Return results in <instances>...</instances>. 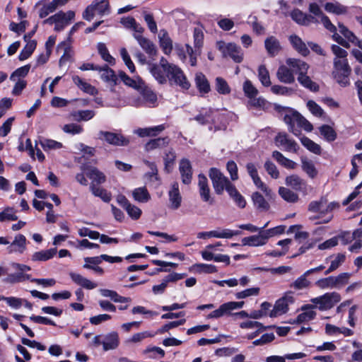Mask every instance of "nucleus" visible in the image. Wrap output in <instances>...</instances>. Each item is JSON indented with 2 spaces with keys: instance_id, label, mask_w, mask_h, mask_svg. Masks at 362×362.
Listing matches in <instances>:
<instances>
[{
  "instance_id": "23",
  "label": "nucleus",
  "mask_w": 362,
  "mask_h": 362,
  "mask_svg": "<svg viewBox=\"0 0 362 362\" xmlns=\"http://www.w3.org/2000/svg\"><path fill=\"white\" fill-rule=\"evenodd\" d=\"M276 77L279 81L287 84H291L295 81V77L291 69L284 65L279 67L276 72Z\"/></svg>"
},
{
  "instance_id": "50",
  "label": "nucleus",
  "mask_w": 362,
  "mask_h": 362,
  "mask_svg": "<svg viewBox=\"0 0 362 362\" xmlns=\"http://www.w3.org/2000/svg\"><path fill=\"white\" fill-rule=\"evenodd\" d=\"M132 194L136 201L142 203H146L151 199V196L146 187L135 189Z\"/></svg>"
},
{
  "instance_id": "2",
  "label": "nucleus",
  "mask_w": 362,
  "mask_h": 362,
  "mask_svg": "<svg viewBox=\"0 0 362 362\" xmlns=\"http://www.w3.org/2000/svg\"><path fill=\"white\" fill-rule=\"evenodd\" d=\"M111 12L109 1L106 0H95L88 6L83 13V18L90 21L93 19L95 13L100 16H107Z\"/></svg>"
},
{
  "instance_id": "51",
  "label": "nucleus",
  "mask_w": 362,
  "mask_h": 362,
  "mask_svg": "<svg viewBox=\"0 0 362 362\" xmlns=\"http://www.w3.org/2000/svg\"><path fill=\"white\" fill-rule=\"evenodd\" d=\"M86 175L93 180V182L98 184L103 183L105 181V176L104 174L95 168H90L88 169Z\"/></svg>"
},
{
  "instance_id": "49",
  "label": "nucleus",
  "mask_w": 362,
  "mask_h": 362,
  "mask_svg": "<svg viewBox=\"0 0 362 362\" xmlns=\"http://www.w3.org/2000/svg\"><path fill=\"white\" fill-rule=\"evenodd\" d=\"M240 234L239 230H232L230 229L211 230V235L217 238H230L234 235Z\"/></svg>"
},
{
  "instance_id": "34",
  "label": "nucleus",
  "mask_w": 362,
  "mask_h": 362,
  "mask_svg": "<svg viewBox=\"0 0 362 362\" xmlns=\"http://www.w3.org/2000/svg\"><path fill=\"white\" fill-rule=\"evenodd\" d=\"M119 78L126 86H129L134 89L139 90L143 87L144 83L141 78H130L124 71L119 72Z\"/></svg>"
},
{
  "instance_id": "42",
  "label": "nucleus",
  "mask_w": 362,
  "mask_h": 362,
  "mask_svg": "<svg viewBox=\"0 0 362 362\" xmlns=\"http://www.w3.org/2000/svg\"><path fill=\"white\" fill-rule=\"evenodd\" d=\"M332 257L334 259L331 261V264L329 268L325 272V275H327L337 270L345 262L346 259L345 255L342 253H338L335 256L329 257V258Z\"/></svg>"
},
{
  "instance_id": "55",
  "label": "nucleus",
  "mask_w": 362,
  "mask_h": 362,
  "mask_svg": "<svg viewBox=\"0 0 362 362\" xmlns=\"http://www.w3.org/2000/svg\"><path fill=\"white\" fill-rule=\"evenodd\" d=\"M97 48L98 53L104 61L108 62L111 65L115 64V59L110 54L108 49L104 43L99 42L97 45Z\"/></svg>"
},
{
  "instance_id": "24",
  "label": "nucleus",
  "mask_w": 362,
  "mask_h": 362,
  "mask_svg": "<svg viewBox=\"0 0 362 362\" xmlns=\"http://www.w3.org/2000/svg\"><path fill=\"white\" fill-rule=\"evenodd\" d=\"M315 308H316V305L310 304L302 306L301 310L304 312L299 314L293 322L300 324L313 320L316 316V313L312 309Z\"/></svg>"
},
{
  "instance_id": "63",
  "label": "nucleus",
  "mask_w": 362,
  "mask_h": 362,
  "mask_svg": "<svg viewBox=\"0 0 362 362\" xmlns=\"http://www.w3.org/2000/svg\"><path fill=\"white\" fill-rule=\"evenodd\" d=\"M260 288L259 287H253L247 288L235 294L236 299H243L250 296H257L259 293Z\"/></svg>"
},
{
  "instance_id": "43",
  "label": "nucleus",
  "mask_w": 362,
  "mask_h": 362,
  "mask_svg": "<svg viewBox=\"0 0 362 362\" xmlns=\"http://www.w3.org/2000/svg\"><path fill=\"white\" fill-rule=\"evenodd\" d=\"M252 199L254 205L261 211H267L269 209V204L264 197L258 192H255L252 195Z\"/></svg>"
},
{
  "instance_id": "59",
  "label": "nucleus",
  "mask_w": 362,
  "mask_h": 362,
  "mask_svg": "<svg viewBox=\"0 0 362 362\" xmlns=\"http://www.w3.org/2000/svg\"><path fill=\"white\" fill-rule=\"evenodd\" d=\"M243 92L248 98H252L258 95V90L255 87L252 83L247 79L243 85Z\"/></svg>"
},
{
  "instance_id": "38",
  "label": "nucleus",
  "mask_w": 362,
  "mask_h": 362,
  "mask_svg": "<svg viewBox=\"0 0 362 362\" xmlns=\"http://www.w3.org/2000/svg\"><path fill=\"white\" fill-rule=\"evenodd\" d=\"M272 157L282 166L287 169H295L297 163L286 158L281 153L274 151L272 153Z\"/></svg>"
},
{
  "instance_id": "61",
  "label": "nucleus",
  "mask_w": 362,
  "mask_h": 362,
  "mask_svg": "<svg viewBox=\"0 0 362 362\" xmlns=\"http://www.w3.org/2000/svg\"><path fill=\"white\" fill-rule=\"evenodd\" d=\"M284 230L285 226H279L267 230L261 229V231L264 235L266 242H267L268 239L270 238L284 233Z\"/></svg>"
},
{
  "instance_id": "36",
  "label": "nucleus",
  "mask_w": 362,
  "mask_h": 362,
  "mask_svg": "<svg viewBox=\"0 0 362 362\" xmlns=\"http://www.w3.org/2000/svg\"><path fill=\"white\" fill-rule=\"evenodd\" d=\"M35 8L38 9L37 13L40 18L47 17L49 13H53L57 8L52 1L47 4L38 2L36 4Z\"/></svg>"
},
{
  "instance_id": "9",
  "label": "nucleus",
  "mask_w": 362,
  "mask_h": 362,
  "mask_svg": "<svg viewBox=\"0 0 362 362\" xmlns=\"http://www.w3.org/2000/svg\"><path fill=\"white\" fill-rule=\"evenodd\" d=\"M209 177L212 181L213 187L217 194H221L230 182L228 179L219 170L215 168L210 169Z\"/></svg>"
},
{
  "instance_id": "35",
  "label": "nucleus",
  "mask_w": 362,
  "mask_h": 362,
  "mask_svg": "<svg viewBox=\"0 0 362 362\" xmlns=\"http://www.w3.org/2000/svg\"><path fill=\"white\" fill-rule=\"evenodd\" d=\"M159 42L160 45L165 54H169L173 49V42L170 38L169 37L168 33L161 30L160 31L159 35Z\"/></svg>"
},
{
  "instance_id": "62",
  "label": "nucleus",
  "mask_w": 362,
  "mask_h": 362,
  "mask_svg": "<svg viewBox=\"0 0 362 362\" xmlns=\"http://www.w3.org/2000/svg\"><path fill=\"white\" fill-rule=\"evenodd\" d=\"M72 115L74 117V119L78 122L81 120L88 121L95 116V112L90 110H80L75 112Z\"/></svg>"
},
{
  "instance_id": "8",
  "label": "nucleus",
  "mask_w": 362,
  "mask_h": 362,
  "mask_svg": "<svg viewBox=\"0 0 362 362\" xmlns=\"http://www.w3.org/2000/svg\"><path fill=\"white\" fill-rule=\"evenodd\" d=\"M98 139L105 141L107 144L117 146H126L129 144V139L121 133H115L107 131H100Z\"/></svg>"
},
{
  "instance_id": "56",
  "label": "nucleus",
  "mask_w": 362,
  "mask_h": 362,
  "mask_svg": "<svg viewBox=\"0 0 362 362\" xmlns=\"http://www.w3.org/2000/svg\"><path fill=\"white\" fill-rule=\"evenodd\" d=\"M258 78L261 83L266 87L270 86L272 83L268 70L264 65H260L258 69Z\"/></svg>"
},
{
  "instance_id": "45",
  "label": "nucleus",
  "mask_w": 362,
  "mask_h": 362,
  "mask_svg": "<svg viewBox=\"0 0 362 362\" xmlns=\"http://www.w3.org/2000/svg\"><path fill=\"white\" fill-rule=\"evenodd\" d=\"M214 111L212 109L203 110L198 115L194 117V119L200 124H206L210 122H214L212 117Z\"/></svg>"
},
{
  "instance_id": "1",
  "label": "nucleus",
  "mask_w": 362,
  "mask_h": 362,
  "mask_svg": "<svg viewBox=\"0 0 362 362\" xmlns=\"http://www.w3.org/2000/svg\"><path fill=\"white\" fill-rule=\"evenodd\" d=\"M339 207V204L338 202H328L326 197H322L320 199L312 201L309 204L308 211L312 213H318L317 216H310V219L313 221L317 218H322L326 215H328L327 217L318 222V223H327L333 218V215L329 214Z\"/></svg>"
},
{
  "instance_id": "13",
  "label": "nucleus",
  "mask_w": 362,
  "mask_h": 362,
  "mask_svg": "<svg viewBox=\"0 0 362 362\" xmlns=\"http://www.w3.org/2000/svg\"><path fill=\"white\" fill-rule=\"evenodd\" d=\"M168 197L170 208L173 210L179 209L181 206L182 198L180 192L179 184L177 182L171 184L168 191Z\"/></svg>"
},
{
  "instance_id": "53",
  "label": "nucleus",
  "mask_w": 362,
  "mask_h": 362,
  "mask_svg": "<svg viewBox=\"0 0 362 362\" xmlns=\"http://www.w3.org/2000/svg\"><path fill=\"white\" fill-rule=\"evenodd\" d=\"M37 43L35 40L28 42L25 47L21 50L18 59L21 61L27 59L34 52L36 48Z\"/></svg>"
},
{
  "instance_id": "57",
  "label": "nucleus",
  "mask_w": 362,
  "mask_h": 362,
  "mask_svg": "<svg viewBox=\"0 0 362 362\" xmlns=\"http://www.w3.org/2000/svg\"><path fill=\"white\" fill-rule=\"evenodd\" d=\"M320 132L327 141H333L337 139V133L329 125H322L320 127Z\"/></svg>"
},
{
  "instance_id": "6",
  "label": "nucleus",
  "mask_w": 362,
  "mask_h": 362,
  "mask_svg": "<svg viewBox=\"0 0 362 362\" xmlns=\"http://www.w3.org/2000/svg\"><path fill=\"white\" fill-rule=\"evenodd\" d=\"M340 300L341 296L337 292L327 293L321 296L310 300L313 303L318 305V308L320 310L330 309Z\"/></svg>"
},
{
  "instance_id": "18",
  "label": "nucleus",
  "mask_w": 362,
  "mask_h": 362,
  "mask_svg": "<svg viewBox=\"0 0 362 362\" xmlns=\"http://www.w3.org/2000/svg\"><path fill=\"white\" fill-rule=\"evenodd\" d=\"M148 70L153 78L160 84H165L168 81L167 69L158 66V64H149Z\"/></svg>"
},
{
  "instance_id": "60",
  "label": "nucleus",
  "mask_w": 362,
  "mask_h": 362,
  "mask_svg": "<svg viewBox=\"0 0 362 362\" xmlns=\"http://www.w3.org/2000/svg\"><path fill=\"white\" fill-rule=\"evenodd\" d=\"M16 210L12 207H6L4 210L0 212V221H16L18 216L16 214Z\"/></svg>"
},
{
  "instance_id": "40",
  "label": "nucleus",
  "mask_w": 362,
  "mask_h": 362,
  "mask_svg": "<svg viewBox=\"0 0 362 362\" xmlns=\"http://www.w3.org/2000/svg\"><path fill=\"white\" fill-rule=\"evenodd\" d=\"M195 83L201 93H208L211 90L209 83L202 73L196 74Z\"/></svg>"
},
{
  "instance_id": "12",
  "label": "nucleus",
  "mask_w": 362,
  "mask_h": 362,
  "mask_svg": "<svg viewBox=\"0 0 362 362\" xmlns=\"http://www.w3.org/2000/svg\"><path fill=\"white\" fill-rule=\"evenodd\" d=\"M309 11L314 15L313 17L318 21L317 23H322L326 29L334 30V25L332 23L329 18L325 16L320 6L316 3H311L309 5Z\"/></svg>"
},
{
  "instance_id": "31",
  "label": "nucleus",
  "mask_w": 362,
  "mask_h": 362,
  "mask_svg": "<svg viewBox=\"0 0 362 362\" xmlns=\"http://www.w3.org/2000/svg\"><path fill=\"white\" fill-rule=\"evenodd\" d=\"M243 245H248L250 247H258L264 245L267 243L264 235L260 230L258 235L245 237L242 239Z\"/></svg>"
},
{
  "instance_id": "27",
  "label": "nucleus",
  "mask_w": 362,
  "mask_h": 362,
  "mask_svg": "<svg viewBox=\"0 0 362 362\" xmlns=\"http://www.w3.org/2000/svg\"><path fill=\"white\" fill-rule=\"evenodd\" d=\"M103 350L108 351L116 349L119 345V336L116 332H112L103 336Z\"/></svg>"
},
{
  "instance_id": "20",
  "label": "nucleus",
  "mask_w": 362,
  "mask_h": 362,
  "mask_svg": "<svg viewBox=\"0 0 362 362\" xmlns=\"http://www.w3.org/2000/svg\"><path fill=\"white\" fill-rule=\"evenodd\" d=\"M286 64L291 69L293 73H296L298 76L300 74H307L309 69V65L298 59L288 58L286 60Z\"/></svg>"
},
{
  "instance_id": "22",
  "label": "nucleus",
  "mask_w": 362,
  "mask_h": 362,
  "mask_svg": "<svg viewBox=\"0 0 362 362\" xmlns=\"http://www.w3.org/2000/svg\"><path fill=\"white\" fill-rule=\"evenodd\" d=\"M69 276L76 284L86 289L92 290L98 286L96 283L91 281L79 274L70 272Z\"/></svg>"
},
{
  "instance_id": "26",
  "label": "nucleus",
  "mask_w": 362,
  "mask_h": 362,
  "mask_svg": "<svg viewBox=\"0 0 362 362\" xmlns=\"http://www.w3.org/2000/svg\"><path fill=\"white\" fill-rule=\"evenodd\" d=\"M57 252V248L42 250L34 252L31 256V260L33 262H45L53 258Z\"/></svg>"
},
{
  "instance_id": "25",
  "label": "nucleus",
  "mask_w": 362,
  "mask_h": 362,
  "mask_svg": "<svg viewBox=\"0 0 362 362\" xmlns=\"http://www.w3.org/2000/svg\"><path fill=\"white\" fill-rule=\"evenodd\" d=\"M285 183L297 191H304L307 187V182L297 175L286 177Z\"/></svg>"
},
{
  "instance_id": "21",
  "label": "nucleus",
  "mask_w": 362,
  "mask_h": 362,
  "mask_svg": "<svg viewBox=\"0 0 362 362\" xmlns=\"http://www.w3.org/2000/svg\"><path fill=\"white\" fill-rule=\"evenodd\" d=\"M291 17L298 24L303 25H308L311 23H317L318 21L315 17L310 15L304 13L299 9H294L291 13Z\"/></svg>"
},
{
  "instance_id": "19",
  "label": "nucleus",
  "mask_w": 362,
  "mask_h": 362,
  "mask_svg": "<svg viewBox=\"0 0 362 362\" xmlns=\"http://www.w3.org/2000/svg\"><path fill=\"white\" fill-rule=\"evenodd\" d=\"M26 249V238L22 234L17 235L13 241L7 247L8 253L22 254Z\"/></svg>"
},
{
  "instance_id": "14",
  "label": "nucleus",
  "mask_w": 362,
  "mask_h": 362,
  "mask_svg": "<svg viewBox=\"0 0 362 362\" xmlns=\"http://www.w3.org/2000/svg\"><path fill=\"white\" fill-rule=\"evenodd\" d=\"M199 192L202 199L205 202L212 204L214 200L211 198V190L206 176L202 174L198 175Z\"/></svg>"
},
{
  "instance_id": "17",
  "label": "nucleus",
  "mask_w": 362,
  "mask_h": 362,
  "mask_svg": "<svg viewBox=\"0 0 362 362\" xmlns=\"http://www.w3.org/2000/svg\"><path fill=\"white\" fill-rule=\"evenodd\" d=\"M55 15L58 16V18H56L57 23L54 27L56 31L62 30L75 17V13L73 11H69L66 13L59 11L55 13Z\"/></svg>"
},
{
  "instance_id": "4",
  "label": "nucleus",
  "mask_w": 362,
  "mask_h": 362,
  "mask_svg": "<svg viewBox=\"0 0 362 362\" xmlns=\"http://www.w3.org/2000/svg\"><path fill=\"white\" fill-rule=\"evenodd\" d=\"M217 47L224 57H229L235 62L240 63L243 59V53L241 48L235 43L217 42Z\"/></svg>"
},
{
  "instance_id": "58",
  "label": "nucleus",
  "mask_w": 362,
  "mask_h": 362,
  "mask_svg": "<svg viewBox=\"0 0 362 362\" xmlns=\"http://www.w3.org/2000/svg\"><path fill=\"white\" fill-rule=\"evenodd\" d=\"M90 190L95 197H100L105 202H109L111 200V194L103 188L92 185Z\"/></svg>"
},
{
  "instance_id": "46",
  "label": "nucleus",
  "mask_w": 362,
  "mask_h": 362,
  "mask_svg": "<svg viewBox=\"0 0 362 362\" xmlns=\"http://www.w3.org/2000/svg\"><path fill=\"white\" fill-rule=\"evenodd\" d=\"M301 144L310 152L316 154L320 155L322 152V148L320 146L309 138L306 136H303L300 139Z\"/></svg>"
},
{
  "instance_id": "37",
  "label": "nucleus",
  "mask_w": 362,
  "mask_h": 362,
  "mask_svg": "<svg viewBox=\"0 0 362 362\" xmlns=\"http://www.w3.org/2000/svg\"><path fill=\"white\" fill-rule=\"evenodd\" d=\"M306 355L304 353H294L286 354L284 356H271L266 358V362H286V359L288 360H296L303 358Z\"/></svg>"
},
{
  "instance_id": "47",
  "label": "nucleus",
  "mask_w": 362,
  "mask_h": 362,
  "mask_svg": "<svg viewBox=\"0 0 362 362\" xmlns=\"http://www.w3.org/2000/svg\"><path fill=\"white\" fill-rule=\"evenodd\" d=\"M351 71H332V75L336 81L342 87H346L350 84L349 75Z\"/></svg>"
},
{
  "instance_id": "32",
  "label": "nucleus",
  "mask_w": 362,
  "mask_h": 362,
  "mask_svg": "<svg viewBox=\"0 0 362 362\" xmlns=\"http://www.w3.org/2000/svg\"><path fill=\"white\" fill-rule=\"evenodd\" d=\"M264 46L268 54L272 57L276 55L281 49L279 41L274 36L265 40Z\"/></svg>"
},
{
  "instance_id": "30",
  "label": "nucleus",
  "mask_w": 362,
  "mask_h": 362,
  "mask_svg": "<svg viewBox=\"0 0 362 362\" xmlns=\"http://www.w3.org/2000/svg\"><path fill=\"white\" fill-rule=\"evenodd\" d=\"M169 142L170 139L168 136L151 139L145 144L144 148L146 151L162 148L167 146Z\"/></svg>"
},
{
  "instance_id": "44",
  "label": "nucleus",
  "mask_w": 362,
  "mask_h": 362,
  "mask_svg": "<svg viewBox=\"0 0 362 362\" xmlns=\"http://www.w3.org/2000/svg\"><path fill=\"white\" fill-rule=\"evenodd\" d=\"M325 9L329 12L337 15L345 14L347 12V7L338 2L327 3Z\"/></svg>"
},
{
  "instance_id": "5",
  "label": "nucleus",
  "mask_w": 362,
  "mask_h": 362,
  "mask_svg": "<svg viewBox=\"0 0 362 362\" xmlns=\"http://www.w3.org/2000/svg\"><path fill=\"white\" fill-rule=\"evenodd\" d=\"M295 302L293 293L291 291L286 292L283 297L278 299L273 309L269 313L271 317H276L279 315L285 314L288 310V307Z\"/></svg>"
},
{
  "instance_id": "15",
  "label": "nucleus",
  "mask_w": 362,
  "mask_h": 362,
  "mask_svg": "<svg viewBox=\"0 0 362 362\" xmlns=\"http://www.w3.org/2000/svg\"><path fill=\"white\" fill-rule=\"evenodd\" d=\"M134 37L149 57H153L156 55V47L152 41L140 34H134Z\"/></svg>"
},
{
  "instance_id": "3",
  "label": "nucleus",
  "mask_w": 362,
  "mask_h": 362,
  "mask_svg": "<svg viewBox=\"0 0 362 362\" xmlns=\"http://www.w3.org/2000/svg\"><path fill=\"white\" fill-rule=\"evenodd\" d=\"M350 276L349 273H341L337 276H330L320 279L315 284L321 289L339 288L348 283Z\"/></svg>"
},
{
  "instance_id": "7",
  "label": "nucleus",
  "mask_w": 362,
  "mask_h": 362,
  "mask_svg": "<svg viewBox=\"0 0 362 362\" xmlns=\"http://www.w3.org/2000/svg\"><path fill=\"white\" fill-rule=\"evenodd\" d=\"M168 78L170 84H175L183 90H188L190 88V83L182 69L177 66H173L168 73Z\"/></svg>"
},
{
  "instance_id": "16",
  "label": "nucleus",
  "mask_w": 362,
  "mask_h": 362,
  "mask_svg": "<svg viewBox=\"0 0 362 362\" xmlns=\"http://www.w3.org/2000/svg\"><path fill=\"white\" fill-rule=\"evenodd\" d=\"M179 171L181 175L182 183L185 185L190 184L192 178V169L189 160L184 158L180 160Z\"/></svg>"
},
{
  "instance_id": "54",
  "label": "nucleus",
  "mask_w": 362,
  "mask_h": 362,
  "mask_svg": "<svg viewBox=\"0 0 362 362\" xmlns=\"http://www.w3.org/2000/svg\"><path fill=\"white\" fill-rule=\"evenodd\" d=\"M300 114L297 112L286 113L284 117V121L286 124H287L288 127V129L290 132H293L294 134L297 135L295 132L293 127L294 124L298 122Z\"/></svg>"
},
{
  "instance_id": "39",
  "label": "nucleus",
  "mask_w": 362,
  "mask_h": 362,
  "mask_svg": "<svg viewBox=\"0 0 362 362\" xmlns=\"http://www.w3.org/2000/svg\"><path fill=\"white\" fill-rule=\"evenodd\" d=\"M302 170L312 179L317 175V170L313 162L308 158L303 157L300 159Z\"/></svg>"
},
{
  "instance_id": "10",
  "label": "nucleus",
  "mask_w": 362,
  "mask_h": 362,
  "mask_svg": "<svg viewBox=\"0 0 362 362\" xmlns=\"http://www.w3.org/2000/svg\"><path fill=\"white\" fill-rule=\"evenodd\" d=\"M98 71L100 74V78L107 83L110 88V90L114 92L115 87L119 81V78L115 74V71L106 64L103 66H100Z\"/></svg>"
},
{
  "instance_id": "28",
  "label": "nucleus",
  "mask_w": 362,
  "mask_h": 362,
  "mask_svg": "<svg viewBox=\"0 0 362 362\" xmlns=\"http://www.w3.org/2000/svg\"><path fill=\"white\" fill-rule=\"evenodd\" d=\"M165 129V125L160 124L152 127L139 128L134 131V133L140 137L156 136Z\"/></svg>"
},
{
  "instance_id": "52",
  "label": "nucleus",
  "mask_w": 362,
  "mask_h": 362,
  "mask_svg": "<svg viewBox=\"0 0 362 362\" xmlns=\"http://www.w3.org/2000/svg\"><path fill=\"white\" fill-rule=\"evenodd\" d=\"M215 88L219 94L227 95L230 93V88L227 81L221 77L216 78Z\"/></svg>"
},
{
  "instance_id": "64",
  "label": "nucleus",
  "mask_w": 362,
  "mask_h": 362,
  "mask_svg": "<svg viewBox=\"0 0 362 362\" xmlns=\"http://www.w3.org/2000/svg\"><path fill=\"white\" fill-rule=\"evenodd\" d=\"M30 69V65L27 64L23 66H21L17 69L10 76V79L13 81H16V80L21 79V78L25 77Z\"/></svg>"
},
{
  "instance_id": "48",
  "label": "nucleus",
  "mask_w": 362,
  "mask_h": 362,
  "mask_svg": "<svg viewBox=\"0 0 362 362\" xmlns=\"http://www.w3.org/2000/svg\"><path fill=\"white\" fill-rule=\"evenodd\" d=\"M279 194L284 200L288 202L294 203L296 202L298 199V196L297 194L284 187H279Z\"/></svg>"
},
{
  "instance_id": "11",
  "label": "nucleus",
  "mask_w": 362,
  "mask_h": 362,
  "mask_svg": "<svg viewBox=\"0 0 362 362\" xmlns=\"http://www.w3.org/2000/svg\"><path fill=\"white\" fill-rule=\"evenodd\" d=\"M275 142L278 146H282L284 151L293 153L298 151L297 143L285 133L278 134L275 137Z\"/></svg>"
},
{
  "instance_id": "29",
  "label": "nucleus",
  "mask_w": 362,
  "mask_h": 362,
  "mask_svg": "<svg viewBox=\"0 0 362 362\" xmlns=\"http://www.w3.org/2000/svg\"><path fill=\"white\" fill-rule=\"evenodd\" d=\"M289 41L293 47L302 56H307L310 51L305 42L296 35H292L289 37Z\"/></svg>"
},
{
  "instance_id": "33",
  "label": "nucleus",
  "mask_w": 362,
  "mask_h": 362,
  "mask_svg": "<svg viewBox=\"0 0 362 362\" xmlns=\"http://www.w3.org/2000/svg\"><path fill=\"white\" fill-rule=\"evenodd\" d=\"M74 83L83 92L90 95H95L98 94L97 88L91 84L83 81L78 76H74L72 77Z\"/></svg>"
},
{
  "instance_id": "41",
  "label": "nucleus",
  "mask_w": 362,
  "mask_h": 362,
  "mask_svg": "<svg viewBox=\"0 0 362 362\" xmlns=\"http://www.w3.org/2000/svg\"><path fill=\"white\" fill-rule=\"evenodd\" d=\"M297 79L302 86L311 91L316 92L319 90V86L315 82L313 81L311 78L307 76V74H300V76H298Z\"/></svg>"
}]
</instances>
